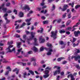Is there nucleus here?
<instances>
[{
  "mask_svg": "<svg viewBox=\"0 0 80 80\" xmlns=\"http://www.w3.org/2000/svg\"><path fill=\"white\" fill-rule=\"evenodd\" d=\"M72 21L71 20H68L66 22V25H70V23H71Z\"/></svg>",
  "mask_w": 80,
  "mask_h": 80,
  "instance_id": "21",
  "label": "nucleus"
},
{
  "mask_svg": "<svg viewBox=\"0 0 80 80\" xmlns=\"http://www.w3.org/2000/svg\"><path fill=\"white\" fill-rule=\"evenodd\" d=\"M31 36L32 38H34L35 37V32H31Z\"/></svg>",
  "mask_w": 80,
  "mask_h": 80,
  "instance_id": "14",
  "label": "nucleus"
},
{
  "mask_svg": "<svg viewBox=\"0 0 80 80\" xmlns=\"http://www.w3.org/2000/svg\"><path fill=\"white\" fill-rule=\"evenodd\" d=\"M61 22H62V20L61 19H59L57 20V23H60Z\"/></svg>",
  "mask_w": 80,
  "mask_h": 80,
  "instance_id": "38",
  "label": "nucleus"
},
{
  "mask_svg": "<svg viewBox=\"0 0 80 80\" xmlns=\"http://www.w3.org/2000/svg\"><path fill=\"white\" fill-rule=\"evenodd\" d=\"M42 22L44 24H47V23H48V22L47 21H43Z\"/></svg>",
  "mask_w": 80,
  "mask_h": 80,
  "instance_id": "51",
  "label": "nucleus"
},
{
  "mask_svg": "<svg viewBox=\"0 0 80 80\" xmlns=\"http://www.w3.org/2000/svg\"><path fill=\"white\" fill-rule=\"evenodd\" d=\"M67 63V61H64L62 62V64L63 65H65Z\"/></svg>",
  "mask_w": 80,
  "mask_h": 80,
  "instance_id": "36",
  "label": "nucleus"
},
{
  "mask_svg": "<svg viewBox=\"0 0 80 80\" xmlns=\"http://www.w3.org/2000/svg\"><path fill=\"white\" fill-rule=\"evenodd\" d=\"M59 33H65V31L64 30H60Z\"/></svg>",
  "mask_w": 80,
  "mask_h": 80,
  "instance_id": "23",
  "label": "nucleus"
},
{
  "mask_svg": "<svg viewBox=\"0 0 80 80\" xmlns=\"http://www.w3.org/2000/svg\"><path fill=\"white\" fill-rule=\"evenodd\" d=\"M14 37H16L17 38H20V35H18V34H16L14 35Z\"/></svg>",
  "mask_w": 80,
  "mask_h": 80,
  "instance_id": "41",
  "label": "nucleus"
},
{
  "mask_svg": "<svg viewBox=\"0 0 80 80\" xmlns=\"http://www.w3.org/2000/svg\"><path fill=\"white\" fill-rule=\"evenodd\" d=\"M18 69H17V68H15V69H14L13 70V72H16V71H17V70H18Z\"/></svg>",
  "mask_w": 80,
  "mask_h": 80,
  "instance_id": "59",
  "label": "nucleus"
},
{
  "mask_svg": "<svg viewBox=\"0 0 80 80\" xmlns=\"http://www.w3.org/2000/svg\"><path fill=\"white\" fill-rule=\"evenodd\" d=\"M52 25H51L50 27V28L49 29H48V32H50L51 30H52Z\"/></svg>",
  "mask_w": 80,
  "mask_h": 80,
  "instance_id": "39",
  "label": "nucleus"
},
{
  "mask_svg": "<svg viewBox=\"0 0 80 80\" xmlns=\"http://www.w3.org/2000/svg\"><path fill=\"white\" fill-rule=\"evenodd\" d=\"M4 7H5V4H3L1 5V6L0 7V10L1 9L4 8Z\"/></svg>",
  "mask_w": 80,
  "mask_h": 80,
  "instance_id": "28",
  "label": "nucleus"
},
{
  "mask_svg": "<svg viewBox=\"0 0 80 80\" xmlns=\"http://www.w3.org/2000/svg\"><path fill=\"white\" fill-rule=\"evenodd\" d=\"M13 12L14 13H15V14L16 15H17V10H16V9H14Z\"/></svg>",
  "mask_w": 80,
  "mask_h": 80,
  "instance_id": "52",
  "label": "nucleus"
},
{
  "mask_svg": "<svg viewBox=\"0 0 80 80\" xmlns=\"http://www.w3.org/2000/svg\"><path fill=\"white\" fill-rule=\"evenodd\" d=\"M8 61L7 60H4L2 61V63H8Z\"/></svg>",
  "mask_w": 80,
  "mask_h": 80,
  "instance_id": "46",
  "label": "nucleus"
},
{
  "mask_svg": "<svg viewBox=\"0 0 80 80\" xmlns=\"http://www.w3.org/2000/svg\"><path fill=\"white\" fill-rule=\"evenodd\" d=\"M13 47V45H10L9 47L7 49L8 50V52H9L10 53H11L12 52H13L14 53H15V48H13L11 50V49H10V48H12Z\"/></svg>",
  "mask_w": 80,
  "mask_h": 80,
  "instance_id": "2",
  "label": "nucleus"
},
{
  "mask_svg": "<svg viewBox=\"0 0 80 80\" xmlns=\"http://www.w3.org/2000/svg\"><path fill=\"white\" fill-rule=\"evenodd\" d=\"M60 68H61L60 67L57 66V70H60V71H61Z\"/></svg>",
  "mask_w": 80,
  "mask_h": 80,
  "instance_id": "53",
  "label": "nucleus"
},
{
  "mask_svg": "<svg viewBox=\"0 0 80 80\" xmlns=\"http://www.w3.org/2000/svg\"><path fill=\"white\" fill-rule=\"evenodd\" d=\"M60 70H56L55 71L53 72V75L54 76H55V75H57V74H60Z\"/></svg>",
  "mask_w": 80,
  "mask_h": 80,
  "instance_id": "8",
  "label": "nucleus"
},
{
  "mask_svg": "<svg viewBox=\"0 0 80 80\" xmlns=\"http://www.w3.org/2000/svg\"><path fill=\"white\" fill-rule=\"evenodd\" d=\"M27 38V35H23V39H24L25 40H26L27 39H26V38Z\"/></svg>",
  "mask_w": 80,
  "mask_h": 80,
  "instance_id": "33",
  "label": "nucleus"
},
{
  "mask_svg": "<svg viewBox=\"0 0 80 80\" xmlns=\"http://www.w3.org/2000/svg\"><path fill=\"white\" fill-rule=\"evenodd\" d=\"M19 63L20 65H22L23 66H25L27 65V63H26L20 62Z\"/></svg>",
  "mask_w": 80,
  "mask_h": 80,
  "instance_id": "27",
  "label": "nucleus"
},
{
  "mask_svg": "<svg viewBox=\"0 0 80 80\" xmlns=\"http://www.w3.org/2000/svg\"><path fill=\"white\" fill-rule=\"evenodd\" d=\"M55 6L54 4H52V8L51 10L52 12H53V10H55Z\"/></svg>",
  "mask_w": 80,
  "mask_h": 80,
  "instance_id": "18",
  "label": "nucleus"
},
{
  "mask_svg": "<svg viewBox=\"0 0 80 80\" xmlns=\"http://www.w3.org/2000/svg\"><path fill=\"white\" fill-rule=\"evenodd\" d=\"M7 13H12V11L11 10H8L7 12Z\"/></svg>",
  "mask_w": 80,
  "mask_h": 80,
  "instance_id": "58",
  "label": "nucleus"
},
{
  "mask_svg": "<svg viewBox=\"0 0 80 80\" xmlns=\"http://www.w3.org/2000/svg\"><path fill=\"white\" fill-rule=\"evenodd\" d=\"M31 61L32 62H37V61L36 60V58L32 57L31 58Z\"/></svg>",
  "mask_w": 80,
  "mask_h": 80,
  "instance_id": "20",
  "label": "nucleus"
},
{
  "mask_svg": "<svg viewBox=\"0 0 80 80\" xmlns=\"http://www.w3.org/2000/svg\"><path fill=\"white\" fill-rule=\"evenodd\" d=\"M33 40H34V46H38V44L37 42V39L36 38H34Z\"/></svg>",
  "mask_w": 80,
  "mask_h": 80,
  "instance_id": "7",
  "label": "nucleus"
},
{
  "mask_svg": "<svg viewBox=\"0 0 80 80\" xmlns=\"http://www.w3.org/2000/svg\"><path fill=\"white\" fill-rule=\"evenodd\" d=\"M47 69H48L49 70H50L52 69V68H49V67H48L45 68V70H47Z\"/></svg>",
  "mask_w": 80,
  "mask_h": 80,
  "instance_id": "47",
  "label": "nucleus"
},
{
  "mask_svg": "<svg viewBox=\"0 0 80 80\" xmlns=\"http://www.w3.org/2000/svg\"><path fill=\"white\" fill-rule=\"evenodd\" d=\"M59 44H60V45H63V44H64V42H63V41H60L59 42Z\"/></svg>",
  "mask_w": 80,
  "mask_h": 80,
  "instance_id": "35",
  "label": "nucleus"
},
{
  "mask_svg": "<svg viewBox=\"0 0 80 80\" xmlns=\"http://www.w3.org/2000/svg\"><path fill=\"white\" fill-rule=\"evenodd\" d=\"M74 33L75 37H78L79 34H80V31H75L74 32Z\"/></svg>",
  "mask_w": 80,
  "mask_h": 80,
  "instance_id": "6",
  "label": "nucleus"
},
{
  "mask_svg": "<svg viewBox=\"0 0 80 80\" xmlns=\"http://www.w3.org/2000/svg\"><path fill=\"white\" fill-rule=\"evenodd\" d=\"M52 44H49L48 43H47V46L49 47V48H51V49H52V48H53V47H52Z\"/></svg>",
  "mask_w": 80,
  "mask_h": 80,
  "instance_id": "15",
  "label": "nucleus"
},
{
  "mask_svg": "<svg viewBox=\"0 0 80 80\" xmlns=\"http://www.w3.org/2000/svg\"><path fill=\"white\" fill-rule=\"evenodd\" d=\"M42 36H41V37H40L39 38V41H40V40H41V41L40 42V43H44L45 42V39L44 38H42Z\"/></svg>",
  "mask_w": 80,
  "mask_h": 80,
  "instance_id": "10",
  "label": "nucleus"
},
{
  "mask_svg": "<svg viewBox=\"0 0 80 80\" xmlns=\"http://www.w3.org/2000/svg\"><path fill=\"white\" fill-rule=\"evenodd\" d=\"M42 19H43V20H45L46 19V17H44V16H42L41 17Z\"/></svg>",
  "mask_w": 80,
  "mask_h": 80,
  "instance_id": "61",
  "label": "nucleus"
},
{
  "mask_svg": "<svg viewBox=\"0 0 80 80\" xmlns=\"http://www.w3.org/2000/svg\"><path fill=\"white\" fill-rule=\"evenodd\" d=\"M25 21L27 23H30V19H26Z\"/></svg>",
  "mask_w": 80,
  "mask_h": 80,
  "instance_id": "37",
  "label": "nucleus"
},
{
  "mask_svg": "<svg viewBox=\"0 0 80 80\" xmlns=\"http://www.w3.org/2000/svg\"><path fill=\"white\" fill-rule=\"evenodd\" d=\"M7 8H2V11H3V12H6V11H7Z\"/></svg>",
  "mask_w": 80,
  "mask_h": 80,
  "instance_id": "31",
  "label": "nucleus"
},
{
  "mask_svg": "<svg viewBox=\"0 0 80 80\" xmlns=\"http://www.w3.org/2000/svg\"><path fill=\"white\" fill-rule=\"evenodd\" d=\"M10 5V2H8L7 3L6 5V7H9Z\"/></svg>",
  "mask_w": 80,
  "mask_h": 80,
  "instance_id": "45",
  "label": "nucleus"
},
{
  "mask_svg": "<svg viewBox=\"0 0 80 80\" xmlns=\"http://www.w3.org/2000/svg\"><path fill=\"white\" fill-rule=\"evenodd\" d=\"M54 0H48V2L49 3H51L52 2H53V1H54Z\"/></svg>",
  "mask_w": 80,
  "mask_h": 80,
  "instance_id": "57",
  "label": "nucleus"
},
{
  "mask_svg": "<svg viewBox=\"0 0 80 80\" xmlns=\"http://www.w3.org/2000/svg\"><path fill=\"white\" fill-rule=\"evenodd\" d=\"M0 54H2L3 55H4V54H5V52L2 51L1 52H0Z\"/></svg>",
  "mask_w": 80,
  "mask_h": 80,
  "instance_id": "50",
  "label": "nucleus"
},
{
  "mask_svg": "<svg viewBox=\"0 0 80 80\" xmlns=\"http://www.w3.org/2000/svg\"><path fill=\"white\" fill-rule=\"evenodd\" d=\"M41 30H38V32H40V33H43V29L42 28H41Z\"/></svg>",
  "mask_w": 80,
  "mask_h": 80,
  "instance_id": "22",
  "label": "nucleus"
},
{
  "mask_svg": "<svg viewBox=\"0 0 80 80\" xmlns=\"http://www.w3.org/2000/svg\"><path fill=\"white\" fill-rule=\"evenodd\" d=\"M75 67L76 68H78V69H79L80 67L79 66V65H77L75 66Z\"/></svg>",
  "mask_w": 80,
  "mask_h": 80,
  "instance_id": "49",
  "label": "nucleus"
},
{
  "mask_svg": "<svg viewBox=\"0 0 80 80\" xmlns=\"http://www.w3.org/2000/svg\"><path fill=\"white\" fill-rule=\"evenodd\" d=\"M25 32L26 33V34H29V33H30V32L28 31H26Z\"/></svg>",
  "mask_w": 80,
  "mask_h": 80,
  "instance_id": "64",
  "label": "nucleus"
},
{
  "mask_svg": "<svg viewBox=\"0 0 80 80\" xmlns=\"http://www.w3.org/2000/svg\"><path fill=\"white\" fill-rule=\"evenodd\" d=\"M68 18H72V16H71V14H68Z\"/></svg>",
  "mask_w": 80,
  "mask_h": 80,
  "instance_id": "42",
  "label": "nucleus"
},
{
  "mask_svg": "<svg viewBox=\"0 0 80 80\" xmlns=\"http://www.w3.org/2000/svg\"><path fill=\"white\" fill-rule=\"evenodd\" d=\"M69 5L70 6H71V7L72 8L73 7V5H74V2H73L72 3H69Z\"/></svg>",
  "mask_w": 80,
  "mask_h": 80,
  "instance_id": "24",
  "label": "nucleus"
},
{
  "mask_svg": "<svg viewBox=\"0 0 80 80\" xmlns=\"http://www.w3.org/2000/svg\"><path fill=\"white\" fill-rule=\"evenodd\" d=\"M5 20H6V24H7L8 23H9L10 22V20H9L8 19H7V18L5 17Z\"/></svg>",
  "mask_w": 80,
  "mask_h": 80,
  "instance_id": "16",
  "label": "nucleus"
},
{
  "mask_svg": "<svg viewBox=\"0 0 80 80\" xmlns=\"http://www.w3.org/2000/svg\"><path fill=\"white\" fill-rule=\"evenodd\" d=\"M34 30V26L33 25L31 26V30Z\"/></svg>",
  "mask_w": 80,
  "mask_h": 80,
  "instance_id": "48",
  "label": "nucleus"
},
{
  "mask_svg": "<svg viewBox=\"0 0 80 80\" xmlns=\"http://www.w3.org/2000/svg\"><path fill=\"white\" fill-rule=\"evenodd\" d=\"M23 9L24 10H27L28 11H29L30 10V8L28 6V5L26 6L25 7H23Z\"/></svg>",
  "mask_w": 80,
  "mask_h": 80,
  "instance_id": "11",
  "label": "nucleus"
},
{
  "mask_svg": "<svg viewBox=\"0 0 80 80\" xmlns=\"http://www.w3.org/2000/svg\"><path fill=\"white\" fill-rule=\"evenodd\" d=\"M44 50V48H43V47H41L40 48V51L41 52H43V51Z\"/></svg>",
  "mask_w": 80,
  "mask_h": 80,
  "instance_id": "26",
  "label": "nucleus"
},
{
  "mask_svg": "<svg viewBox=\"0 0 80 80\" xmlns=\"http://www.w3.org/2000/svg\"><path fill=\"white\" fill-rule=\"evenodd\" d=\"M76 50H77L76 51V53H78L80 52V50L78 49H76Z\"/></svg>",
  "mask_w": 80,
  "mask_h": 80,
  "instance_id": "56",
  "label": "nucleus"
},
{
  "mask_svg": "<svg viewBox=\"0 0 80 80\" xmlns=\"http://www.w3.org/2000/svg\"><path fill=\"white\" fill-rule=\"evenodd\" d=\"M61 76H63V75H64V72H62L61 73Z\"/></svg>",
  "mask_w": 80,
  "mask_h": 80,
  "instance_id": "63",
  "label": "nucleus"
},
{
  "mask_svg": "<svg viewBox=\"0 0 80 80\" xmlns=\"http://www.w3.org/2000/svg\"><path fill=\"white\" fill-rule=\"evenodd\" d=\"M58 33V31L57 30H56L54 33V32L51 31V37H53V39L54 40L57 38V33Z\"/></svg>",
  "mask_w": 80,
  "mask_h": 80,
  "instance_id": "1",
  "label": "nucleus"
},
{
  "mask_svg": "<svg viewBox=\"0 0 80 80\" xmlns=\"http://www.w3.org/2000/svg\"><path fill=\"white\" fill-rule=\"evenodd\" d=\"M66 34H67V35H70V32L69 31L66 32Z\"/></svg>",
  "mask_w": 80,
  "mask_h": 80,
  "instance_id": "60",
  "label": "nucleus"
},
{
  "mask_svg": "<svg viewBox=\"0 0 80 80\" xmlns=\"http://www.w3.org/2000/svg\"><path fill=\"white\" fill-rule=\"evenodd\" d=\"M32 50H33L34 52V53H35L36 52H38V48H36V47H35V46H34L32 48Z\"/></svg>",
  "mask_w": 80,
  "mask_h": 80,
  "instance_id": "9",
  "label": "nucleus"
},
{
  "mask_svg": "<svg viewBox=\"0 0 80 80\" xmlns=\"http://www.w3.org/2000/svg\"><path fill=\"white\" fill-rule=\"evenodd\" d=\"M30 38H29V39H28L27 40V42L28 44H30Z\"/></svg>",
  "mask_w": 80,
  "mask_h": 80,
  "instance_id": "55",
  "label": "nucleus"
},
{
  "mask_svg": "<svg viewBox=\"0 0 80 80\" xmlns=\"http://www.w3.org/2000/svg\"><path fill=\"white\" fill-rule=\"evenodd\" d=\"M67 8H68V6L67 4H64L62 7V8L61 7H59V9H61L62 12H65L66 10H67Z\"/></svg>",
  "mask_w": 80,
  "mask_h": 80,
  "instance_id": "3",
  "label": "nucleus"
},
{
  "mask_svg": "<svg viewBox=\"0 0 80 80\" xmlns=\"http://www.w3.org/2000/svg\"><path fill=\"white\" fill-rule=\"evenodd\" d=\"M72 29V27H69L67 28V30H69V31H70V30H71Z\"/></svg>",
  "mask_w": 80,
  "mask_h": 80,
  "instance_id": "43",
  "label": "nucleus"
},
{
  "mask_svg": "<svg viewBox=\"0 0 80 80\" xmlns=\"http://www.w3.org/2000/svg\"><path fill=\"white\" fill-rule=\"evenodd\" d=\"M77 18V16H73L72 18V20H75V19H76Z\"/></svg>",
  "mask_w": 80,
  "mask_h": 80,
  "instance_id": "54",
  "label": "nucleus"
},
{
  "mask_svg": "<svg viewBox=\"0 0 80 80\" xmlns=\"http://www.w3.org/2000/svg\"><path fill=\"white\" fill-rule=\"evenodd\" d=\"M25 25H26V23H25V22H23L22 23V25L20 27L21 28H22V27H24V26Z\"/></svg>",
  "mask_w": 80,
  "mask_h": 80,
  "instance_id": "25",
  "label": "nucleus"
},
{
  "mask_svg": "<svg viewBox=\"0 0 80 80\" xmlns=\"http://www.w3.org/2000/svg\"><path fill=\"white\" fill-rule=\"evenodd\" d=\"M79 7H80V5H77L75 7V8H76V9L78 8H79Z\"/></svg>",
  "mask_w": 80,
  "mask_h": 80,
  "instance_id": "44",
  "label": "nucleus"
},
{
  "mask_svg": "<svg viewBox=\"0 0 80 80\" xmlns=\"http://www.w3.org/2000/svg\"><path fill=\"white\" fill-rule=\"evenodd\" d=\"M71 11L73 13H76V12H77V11L75 10L74 8H72V9Z\"/></svg>",
  "mask_w": 80,
  "mask_h": 80,
  "instance_id": "34",
  "label": "nucleus"
},
{
  "mask_svg": "<svg viewBox=\"0 0 80 80\" xmlns=\"http://www.w3.org/2000/svg\"><path fill=\"white\" fill-rule=\"evenodd\" d=\"M7 70H9V71H7V72L5 73V75H8V73H9V71L10 72H11L12 71V69L10 68V66H8L6 68Z\"/></svg>",
  "mask_w": 80,
  "mask_h": 80,
  "instance_id": "4",
  "label": "nucleus"
},
{
  "mask_svg": "<svg viewBox=\"0 0 80 80\" xmlns=\"http://www.w3.org/2000/svg\"><path fill=\"white\" fill-rule=\"evenodd\" d=\"M19 17L20 18H22V17H23L24 14L23 12H19Z\"/></svg>",
  "mask_w": 80,
  "mask_h": 80,
  "instance_id": "12",
  "label": "nucleus"
},
{
  "mask_svg": "<svg viewBox=\"0 0 80 80\" xmlns=\"http://www.w3.org/2000/svg\"><path fill=\"white\" fill-rule=\"evenodd\" d=\"M26 76H27V72H25L23 73V77L24 78H26Z\"/></svg>",
  "mask_w": 80,
  "mask_h": 80,
  "instance_id": "32",
  "label": "nucleus"
},
{
  "mask_svg": "<svg viewBox=\"0 0 80 80\" xmlns=\"http://www.w3.org/2000/svg\"><path fill=\"white\" fill-rule=\"evenodd\" d=\"M77 40V39L75 38H73L72 39V43H74L75 41Z\"/></svg>",
  "mask_w": 80,
  "mask_h": 80,
  "instance_id": "29",
  "label": "nucleus"
},
{
  "mask_svg": "<svg viewBox=\"0 0 80 80\" xmlns=\"http://www.w3.org/2000/svg\"><path fill=\"white\" fill-rule=\"evenodd\" d=\"M63 59H65V57H61L60 58H58L57 59V61L58 62H60L62 60H63Z\"/></svg>",
  "mask_w": 80,
  "mask_h": 80,
  "instance_id": "13",
  "label": "nucleus"
},
{
  "mask_svg": "<svg viewBox=\"0 0 80 80\" xmlns=\"http://www.w3.org/2000/svg\"><path fill=\"white\" fill-rule=\"evenodd\" d=\"M45 5V3H44V2H42L41 3V6H43Z\"/></svg>",
  "mask_w": 80,
  "mask_h": 80,
  "instance_id": "62",
  "label": "nucleus"
},
{
  "mask_svg": "<svg viewBox=\"0 0 80 80\" xmlns=\"http://www.w3.org/2000/svg\"><path fill=\"white\" fill-rule=\"evenodd\" d=\"M67 17V13H65L62 15V18H65Z\"/></svg>",
  "mask_w": 80,
  "mask_h": 80,
  "instance_id": "30",
  "label": "nucleus"
},
{
  "mask_svg": "<svg viewBox=\"0 0 80 80\" xmlns=\"http://www.w3.org/2000/svg\"><path fill=\"white\" fill-rule=\"evenodd\" d=\"M44 73L45 75H49V70H46L44 71Z\"/></svg>",
  "mask_w": 80,
  "mask_h": 80,
  "instance_id": "17",
  "label": "nucleus"
},
{
  "mask_svg": "<svg viewBox=\"0 0 80 80\" xmlns=\"http://www.w3.org/2000/svg\"><path fill=\"white\" fill-rule=\"evenodd\" d=\"M48 49L49 51L47 53V55L49 56V55H51L52 54V52H53V49H51V48H49Z\"/></svg>",
  "mask_w": 80,
  "mask_h": 80,
  "instance_id": "5",
  "label": "nucleus"
},
{
  "mask_svg": "<svg viewBox=\"0 0 80 80\" xmlns=\"http://www.w3.org/2000/svg\"><path fill=\"white\" fill-rule=\"evenodd\" d=\"M49 76H50V75L49 74H45L43 75V77L44 78H48Z\"/></svg>",
  "mask_w": 80,
  "mask_h": 80,
  "instance_id": "19",
  "label": "nucleus"
},
{
  "mask_svg": "<svg viewBox=\"0 0 80 80\" xmlns=\"http://www.w3.org/2000/svg\"><path fill=\"white\" fill-rule=\"evenodd\" d=\"M30 74H31L32 75H34L35 73H34V72L32 70H30Z\"/></svg>",
  "mask_w": 80,
  "mask_h": 80,
  "instance_id": "40",
  "label": "nucleus"
}]
</instances>
